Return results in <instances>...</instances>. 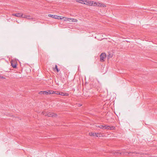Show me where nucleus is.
Instances as JSON below:
<instances>
[{"label":"nucleus","mask_w":157,"mask_h":157,"mask_svg":"<svg viewBox=\"0 0 157 157\" xmlns=\"http://www.w3.org/2000/svg\"><path fill=\"white\" fill-rule=\"evenodd\" d=\"M0 78L2 79H5V78L3 76H0Z\"/></svg>","instance_id":"obj_23"},{"label":"nucleus","mask_w":157,"mask_h":157,"mask_svg":"<svg viewBox=\"0 0 157 157\" xmlns=\"http://www.w3.org/2000/svg\"><path fill=\"white\" fill-rule=\"evenodd\" d=\"M126 153H128V154H129V153H128V152H121L120 153H119V152H116V153H114V154H115V155H119L120 154L122 155V154H125V155H126Z\"/></svg>","instance_id":"obj_7"},{"label":"nucleus","mask_w":157,"mask_h":157,"mask_svg":"<svg viewBox=\"0 0 157 157\" xmlns=\"http://www.w3.org/2000/svg\"><path fill=\"white\" fill-rule=\"evenodd\" d=\"M39 94H48V92L47 91H41L39 93Z\"/></svg>","instance_id":"obj_11"},{"label":"nucleus","mask_w":157,"mask_h":157,"mask_svg":"<svg viewBox=\"0 0 157 157\" xmlns=\"http://www.w3.org/2000/svg\"><path fill=\"white\" fill-rule=\"evenodd\" d=\"M94 6H98L101 7H105L106 5L103 3H101L99 2H94Z\"/></svg>","instance_id":"obj_2"},{"label":"nucleus","mask_w":157,"mask_h":157,"mask_svg":"<svg viewBox=\"0 0 157 157\" xmlns=\"http://www.w3.org/2000/svg\"><path fill=\"white\" fill-rule=\"evenodd\" d=\"M69 20L70 21H69V22H77L78 21L77 20L74 18H69Z\"/></svg>","instance_id":"obj_8"},{"label":"nucleus","mask_w":157,"mask_h":157,"mask_svg":"<svg viewBox=\"0 0 157 157\" xmlns=\"http://www.w3.org/2000/svg\"><path fill=\"white\" fill-rule=\"evenodd\" d=\"M84 1V0H76V1L77 2L83 4Z\"/></svg>","instance_id":"obj_12"},{"label":"nucleus","mask_w":157,"mask_h":157,"mask_svg":"<svg viewBox=\"0 0 157 157\" xmlns=\"http://www.w3.org/2000/svg\"><path fill=\"white\" fill-rule=\"evenodd\" d=\"M11 65L12 66V67L14 68H15L16 67V64L15 62H13L12 61L11 62Z\"/></svg>","instance_id":"obj_9"},{"label":"nucleus","mask_w":157,"mask_h":157,"mask_svg":"<svg viewBox=\"0 0 157 157\" xmlns=\"http://www.w3.org/2000/svg\"><path fill=\"white\" fill-rule=\"evenodd\" d=\"M89 0H84V2L83 4L89 6Z\"/></svg>","instance_id":"obj_14"},{"label":"nucleus","mask_w":157,"mask_h":157,"mask_svg":"<svg viewBox=\"0 0 157 157\" xmlns=\"http://www.w3.org/2000/svg\"><path fill=\"white\" fill-rule=\"evenodd\" d=\"M47 92H48V94H54V91L52 90H49Z\"/></svg>","instance_id":"obj_16"},{"label":"nucleus","mask_w":157,"mask_h":157,"mask_svg":"<svg viewBox=\"0 0 157 157\" xmlns=\"http://www.w3.org/2000/svg\"><path fill=\"white\" fill-rule=\"evenodd\" d=\"M115 128V127L113 126H109L107 125H105L103 126V129H108L109 130H114Z\"/></svg>","instance_id":"obj_4"},{"label":"nucleus","mask_w":157,"mask_h":157,"mask_svg":"<svg viewBox=\"0 0 157 157\" xmlns=\"http://www.w3.org/2000/svg\"><path fill=\"white\" fill-rule=\"evenodd\" d=\"M63 20L64 21H70L69 20V18L63 17Z\"/></svg>","instance_id":"obj_15"},{"label":"nucleus","mask_w":157,"mask_h":157,"mask_svg":"<svg viewBox=\"0 0 157 157\" xmlns=\"http://www.w3.org/2000/svg\"><path fill=\"white\" fill-rule=\"evenodd\" d=\"M54 69L56 70L57 72H58L59 71V70L58 69L57 67V66L56 65H55Z\"/></svg>","instance_id":"obj_18"},{"label":"nucleus","mask_w":157,"mask_h":157,"mask_svg":"<svg viewBox=\"0 0 157 157\" xmlns=\"http://www.w3.org/2000/svg\"><path fill=\"white\" fill-rule=\"evenodd\" d=\"M99 134L98 133H96V136H96V137H98L99 136Z\"/></svg>","instance_id":"obj_24"},{"label":"nucleus","mask_w":157,"mask_h":157,"mask_svg":"<svg viewBox=\"0 0 157 157\" xmlns=\"http://www.w3.org/2000/svg\"><path fill=\"white\" fill-rule=\"evenodd\" d=\"M12 15L13 16H15L18 17H22V18L23 16V14H21L20 13H17L15 14H12Z\"/></svg>","instance_id":"obj_5"},{"label":"nucleus","mask_w":157,"mask_h":157,"mask_svg":"<svg viewBox=\"0 0 157 157\" xmlns=\"http://www.w3.org/2000/svg\"><path fill=\"white\" fill-rule=\"evenodd\" d=\"M106 55L105 53H102L100 55V60L101 62L105 61V59L106 58Z\"/></svg>","instance_id":"obj_3"},{"label":"nucleus","mask_w":157,"mask_h":157,"mask_svg":"<svg viewBox=\"0 0 157 157\" xmlns=\"http://www.w3.org/2000/svg\"><path fill=\"white\" fill-rule=\"evenodd\" d=\"M132 153H134V154H135V153L136 154H137V153H136V152H134Z\"/></svg>","instance_id":"obj_25"},{"label":"nucleus","mask_w":157,"mask_h":157,"mask_svg":"<svg viewBox=\"0 0 157 157\" xmlns=\"http://www.w3.org/2000/svg\"><path fill=\"white\" fill-rule=\"evenodd\" d=\"M60 95H62V96L67 95H66L64 93H63V92H62L61 93H60Z\"/></svg>","instance_id":"obj_21"},{"label":"nucleus","mask_w":157,"mask_h":157,"mask_svg":"<svg viewBox=\"0 0 157 157\" xmlns=\"http://www.w3.org/2000/svg\"><path fill=\"white\" fill-rule=\"evenodd\" d=\"M23 18H26L28 19H33L32 17H31L30 15H27L25 14H23V16L22 17Z\"/></svg>","instance_id":"obj_6"},{"label":"nucleus","mask_w":157,"mask_h":157,"mask_svg":"<svg viewBox=\"0 0 157 157\" xmlns=\"http://www.w3.org/2000/svg\"><path fill=\"white\" fill-rule=\"evenodd\" d=\"M103 126L102 125H98V127L99 128H103Z\"/></svg>","instance_id":"obj_22"},{"label":"nucleus","mask_w":157,"mask_h":157,"mask_svg":"<svg viewBox=\"0 0 157 157\" xmlns=\"http://www.w3.org/2000/svg\"><path fill=\"white\" fill-rule=\"evenodd\" d=\"M57 17L59 18L58 19H63V17H62L61 16H58V17Z\"/></svg>","instance_id":"obj_20"},{"label":"nucleus","mask_w":157,"mask_h":157,"mask_svg":"<svg viewBox=\"0 0 157 157\" xmlns=\"http://www.w3.org/2000/svg\"><path fill=\"white\" fill-rule=\"evenodd\" d=\"M48 16L49 17H52V18H55V19H59L57 17H58L57 16L52 15H51V14H49L48 15Z\"/></svg>","instance_id":"obj_10"},{"label":"nucleus","mask_w":157,"mask_h":157,"mask_svg":"<svg viewBox=\"0 0 157 157\" xmlns=\"http://www.w3.org/2000/svg\"><path fill=\"white\" fill-rule=\"evenodd\" d=\"M94 2L93 1H89V6H94Z\"/></svg>","instance_id":"obj_13"},{"label":"nucleus","mask_w":157,"mask_h":157,"mask_svg":"<svg viewBox=\"0 0 157 157\" xmlns=\"http://www.w3.org/2000/svg\"><path fill=\"white\" fill-rule=\"evenodd\" d=\"M96 135V133H92L90 132L89 133V135L90 136H95Z\"/></svg>","instance_id":"obj_17"},{"label":"nucleus","mask_w":157,"mask_h":157,"mask_svg":"<svg viewBox=\"0 0 157 157\" xmlns=\"http://www.w3.org/2000/svg\"><path fill=\"white\" fill-rule=\"evenodd\" d=\"M42 114L43 115H44L45 114V116H48L49 117H55L57 116L56 114L50 112H49L48 113H47L46 114V113H45V112H42Z\"/></svg>","instance_id":"obj_1"},{"label":"nucleus","mask_w":157,"mask_h":157,"mask_svg":"<svg viewBox=\"0 0 157 157\" xmlns=\"http://www.w3.org/2000/svg\"><path fill=\"white\" fill-rule=\"evenodd\" d=\"M54 94H60V92L58 91H54Z\"/></svg>","instance_id":"obj_19"}]
</instances>
